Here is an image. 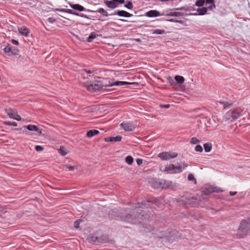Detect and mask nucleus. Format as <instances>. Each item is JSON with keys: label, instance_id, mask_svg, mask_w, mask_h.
I'll use <instances>...</instances> for the list:
<instances>
[{"label": "nucleus", "instance_id": "f257e3e1", "mask_svg": "<svg viewBox=\"0 0 250 250\" xmlns=\"http://www.w3.org/2000/svg\"><path fill=\"white\" fill-rule=\"evenodd\" d=\"M147 204L149 203V201L138 203L134 204L133 210H131L129 213L122 212L121 219L122 221H126L132 224L141 223L143 221L144 217L143 214V210L141 208H143V206H146Z\"/></svg>", "mask_w": 250, "mask_h": 250}, {"label": "nucleus", "instance_id": "f03ea898", "mask_svg": "<svg viewBox=\"0 0 250 250\" xmlns=\"http://www.w3.org/2000/svg\"><path fill=\"white\" fill-rule=\"evenodd\" d=\"M133 83H128L123 81H118L115 83L107 84L103 81H98L87 86V89L90 92H94L102 89L104 86H112L114 85L121 86L125 84H132Z\"/></svg>", "mask_w": 250, "mask_h": 250}, {"label": "nucleus", "instance_id": "7ed1b4c3", "mask_svg": "<svg viewBox=\"0 0 250 250\" xmlns=\"http://www.w3.org/2000/svg\"><path fill=\"white\" fill-rule=\"evenodd\" d=\"M250 230V221L243 219L240 223L236 237L241 238L246 236Z\"/></svg>", "mask_w": 250, "mask_h": 250}, {"label": "nucleus", "instance_id": "20e7f679", "mask_svg": "<svg viewBox=\"0 0 250 250\" xmlns=\"http://www.w3.org/2000/svg\"><path fill=\"white\" fill-rule=\"evenodd\" d=\"M223 192V190L220 188L209 185H205L202 188V192L205 195H208L212 192Z\"/></svg>", "mask_w": 250, "mask_h": 250}, {"label": "nucleus", "instance_id": "39448f33", "mask_svg": "<svg viewBox=\"0 0 250 250\" xmlns=\"http://www.w3.org/2000/svg\"><path fill=\"white\" fill-rule=\"evenodd\" d=\"M178 153L171 152H163L158 154V157L162 160H169L170 159L174 158L177 157Z\"/></svg>", "mask_w": 250, "mask_h": 250}, {"label": "nucleus", "instance_id": "423d86ee", "mask_svg": "<svg viewBox=\"0 0 250 250\" xmlns=\"http://www.w3.org/2000/svg\"><path fill=\"white\" fill-rule=\"evenodd\" d=\"M3 51L5 53L9 56L17 55L18 54L19 50L15 47H13L10 44H8L4 49Z\"/></svg>", "mask_w": 250, "mask_h": 250}, {"label": "nucleus", "instance_id": "0eeeda50", "mask_svg": "<svg viewBox=\"0 0 250 250\" xmlns=\"http://www.w3.org/2000/svg\"><path fill=\"white\" fill-rule=\"evenodd\" d=\"M120 125L126 131H131L135 128V126L131 123H122Z\"/></svg>", "mask_w": 250, "mask_h": 250}, {"label": "nucleus", "instance_id": "6e6552de", "mask_svg": "<svg viewBox=\"0 0 250 250\" xmlns=\"http://www.w3.org/2000/svg\"><path fill=\"white\" fill-rule=\"evenodd\" d=\"M173 183L171 181L167 180H161L160 181V188H167L172 187Z\"/></svg>", "mask_w": 250, "mask_h": 250}, {"label": "nucleus", "instance_id": "1a4fd4ad", "mask_svg": "<svg viewBox=\"0 0 250 250\" xmlns=\"http://www.w3.org/2000/svg\"><path fill=\"white\" fill-rule=\"evenodd\" d=\"M117 15L119 16L124 17H130L132 16V14L124 10H118L117 12H116L114 14H111V15Z\"/></svg>", "mask_w": 250, "mask_h": 250}, {"label": "nucleus", "instance_id": "9d476101", "mask_svg": "<svg viewBox=\"0 0 250 250\" xmlns=\"http://www.w3.org/2000/svg\"><path fill=\"white\" fill-rule=\"evenodd\" d=\"M4 111L10 118L14 119L15 116L17 115V111L16 110H12L9 108L8 109H5Z\"/></svg>", "mask_w": 250, "mask_h": 250}, {"label": "nucleus", "instance_id": "9b49d317", "mask_svg": "<svg viewBox=\"0 0 250 250\" xmlns=\"http://www.w3.org/2000/svg\"><path fill=\"white\" fill-rule=\"evenodd\" d=\"M145 15L148 17H156L160 15V12L157 10H150L145 14Z\"/></svg>", "mask_w": 250, "mask_h": 250}, {"label": "nucleus", "instance_id": "f8f14e48", "mask_svg": "<svg viewBox=\"0 0 250 250\" xmlns=\"http://www.w3.org/2000/svg\"><path fill=\"white\" fill-rule=\"evenodd\" d=\"M122 140V136H117L116 137H109L104 138L105 142H120Z\"/></svg>", "mask_w": 250, "mask_h": 250}, {"label": "nucleus", "instance_id": "ddd939ff", "mask_svg": "<svg viewBox=\"0 0 250 250\" xmlns=\"http://www.w3.org/2000/svg\"><path fill=\"white\" fill-rule=\"evenodd\" d=\"M104 3L109 8L111 9H114L117 6L116 1L113 0H104Z\"/></svg>", "mask_w": 250, "mask_h": 250}, {"label": "nucleus", "instance_id": "4468645a", "mask_svg": "<svg viewBox=\"0 0 250 250\" xmlns=\"http://www.w3.org/2000/svg\"><path fill=\"white\" fill-rule=\"evenodd\" d=\"M28 130L30 131H34L38 132L39 134L41 135L42 134L41 130H39V128L37 126L33 125H29L25 126Z\"/></svg>", "mask_w": 250, "mask_h": 250}, {"label": "nucleus", "instance_id": "2eb2a0df", "mask_svg": "<svg viewBox=\"0 0 250 250\" xmlns=\"http://www.w3.org/2000/svg\"><path fill=\"white\" fill-rule=\"evenodd\" d=\"M69 4L72 8L79 11H83L85 10V8L82 6V5L79 4H72L71 3H69Z\"/></svg>", "mask_w": 250, "mask_h": 250}, {"label": "nucleus", "instance_id": "dca6fc26", "mask_svg": "<svg viewBox=\"0 0 250 250\" xmlns=\"http://www.w3.org/2000/svg\"><path fill=\"white\" fill-rule=\"evenodd\" d=\"M231 119L230 120L231 122L237 119L240 115V112L236 109L231 110Z\"/></svg>", "mask_w": 250, "mask_h": 250}, {"label": "nucleus", "instance_id": "f3484780", "mask_svg": "<svg viewBox=\"0 0 250 250\" xmlns=\"http://www.w3.org/2000/svg\"><path fill=\"white\" fill-rule=\"evenodd\" d=\"M164 171L167 172V173L174 174V165L169 164L166 166L164 169Z\"/></svg>", "mask_w": 250, "mask_h": 250}, {"label": "nucleus", "instance_id": "a211bd4d", "mask_svg": "<svg viewBox=\"0 0 250 250\" xmlns=\"http://www.w3.org/2000/svg\"><path fill=\"white\" fill-rule=\"evenodd\" d=\"M88 239L90 242H93L94 243H100L99 237L96 236L95 234L91 235L88 237Z\"/></svg>", "mask_w": 250, "mask_h": 250}, {"label": "nucleus", "instance_id": "6ab92c4d", "mask_svg": "<svg viewBox=\"0 0 250 250\" xmlns=\"http://www.w3.org/2000/svg\"><path fill=\"white\" fill-rule=\"evenodd\" d=\"M99 133V131L98 130L93 129L87 131L86 133V136L88 138L92 137L93 136L96 135Z\"/></svg>", "mask_w": 250, "mask_h": 250}, {"label": "nucleus", "instance_id": "aec40b11", "mask_svg": "<svg viewBox=\"0 0 250 250\" xmlns=\"http://www.w3.org/2000/svg\"><path fill=\"white\" fill-rule=\"evenodd\" d=\"M100 243H108L110 242V240L108 236L106 235H102L99 237Z\"/></svg>", "mask_w": 250, "mask_h": 250}, {"label": "nucleus", "instance_id": "412c9836", "mask_svg": "<svg viewBox=\"0 0 250 250\" xmlns=\"http://www.w3.org/2000/svg\"><path fill=\"white\" fill-rule=\"evenodd\" d=\"M19 33L24 36H28V33H29V30L26 28H21L19 29Z\"/></svg>", "mask_w": 250, "mask_h": 250}, {"label": "nucleus", "instance_id": "4be33fe9", "mask_svg": "<svg viewBox=\"0 0 250 250\" xmlns=\"http://www.w3.org/2000/svg\"><path fill=\"white\" fill-rule=\"evenodd\" d=\"M205 151L208 152L211 151L212 149V145L211 143H205L203 145Z\"/></svg>", "mask_w": 250, "mask_h": 250}, {"label": "nucleus", "instance_id": "5701e85b", "mask_svg": "<svg viewBox=\"0 0 250 250\" xmlns=\"http://www.w3.org/2000/svg\"><path fill=\"white\" fill-rule=\"evenodd\" d=\"M151 182L153 188H160V181L152 180Z\"/></svg>", "mask_w": 250, "mask_h": 250}, {"label": "nucleus", "instance_id": "b1692460", "mask_svg": "<svg viewBox=\"0 0 250 250\" xmlns=\"http://www.w3.org/2000/svg\"><path fill=\"white\" fill-rule=\"evenodd\" d=\"M207 11H208V8L206 7H202L201 8H199L197 10V11L198 12V15H203L207 13Z\"/></svg>", "mask_w": 250, "mask_h": 250}, {"label": "nucleus", "instance_id": "393cba45", "mask_svg": "<svg viewBox=\"0 0 250 250\" xmlns=\"http://www.w3.org/2000/svg\"><path fill=\"white\" fill-rule=\"evenodd\" d=\"M175 80L177 83L180 84L183 83L185 81L184 78L181 76H176L175 77Z\"/></svg>", "mask_w": 250, "mask_h": 250}, {"label": "nucleus", "instance_id": "a878e982", "mask_svg": "<svg viewBox=\"0 0 250 250\" xmlns=\"http://www.w3.org/2000/svg\"><path fill=\"white\" fill-rule=\"evenodd\" d=\"M168 16L171 17H180L184 16V14L179 12H174L170 13Z\"/></svg>", "mask_w": 250, "mask_h": 250}, {"label": "nucleus", "instance_id": "bb28decb", "mask_svg": "<svg viewBox=\"0 0 250 250\" xmlns=\"http://www.w3.org/2000/svg\"><path fill=\"white\" fill-rule=\"evenodd\" d=\"M95 12H98V13L101 14L102 15H103L104 16L107 17L108 15L107 12L104 9H103V8H99L98 10H97Z\"/></svg>", "mask_w": 250, "mask_h": 250}, {"label": "nucleus", "instance_id": "cd10ccee", "mask_svg": "<svg viewBox=\"0 0 250 250\" xmlns=\"http://www.w3.org/2000/svg\"><path fill=\"white\" fill-rule=\"evenodd\" d=\"M231 110L227 112L224 116V119L226 121L230 120L231 119Z\"/></svg>", "mask_w": 250, "mask_h": 250}, {"label": "nucleus", "instance_id": "c85d7f7f", "mask_svg": "<svg viewBox=\"0 0 250 250\" xmlns=\"http://www.w3.org/2000/svg\"><path fill=\"white\" fill-rule=\"evenodd\" d=\"M182 167L181 165H174V173H180L182 171Z\"/></svg>", "mask_w": 250, "mask_h": 250}, {"label": "nucleus", "instance_id": "c756f323", "mask_svg": "<svg viewBox=\"0 0 250 250\" xmlns=\"http://www.w3.org/2000/svg\"><path fill=\"white\" fill-rule=\"evenodd\" d=\"M96 35L92 32L91 33L90 36L87 38V41L89 42H91L93 39H94L96 37Z\"/></svg>", "mask_w": 250, "mask_h": 250}, {"label": "nucleus", "instance_id": "7c9ffc66", "mask_svg": "<svg viewBox=\"0 0 250 250\" xmlns=\"http://www.w3.org/2000/svg\"><path fill=\"white\" fill-rule=\"evenodd\" d=\"M125 162L128 165H131L133 162V159L132 156H128L125 158Z\"/></svg>", "mask_w": 250, "mask_h": 250}, {"label": "nucleus", "instance_id": "2f4dec72", "mask_svg": "<svg viewBox=\"0 0 250 250\" xmlns=\"http://www.w3.org/2000/svg\"><path fill=\"white\" fill-rule=\"evenodd\" d=\"M59 151L60 152V153L62 155V156H65L66 154H67V152L66 151V149H65V148L62 146H61L59 150Z\"/></svg>", "mask_w": 250, "mask_h": 250}, {"label": "nucleus", "instance_id": "473e14b6", "mask_svg": "<svg viewBox=\"0 0 250 250\" xmlns=\"http://www.w3.org/2000/svg\"><path fill=\"white\" fill-rule=\"evenodd\" d=\"M57 10L59 11L66 12V13H69L70 14H72L73 12V11L72 10L68 9H57Z\"/></svg>", "mask_w": 250, "mask_h": 250}, {"label": "nucleus", "instance_id": "72a5a7b5", "mask_svg": "<svg viewBox=\"0 0 250 250\" xmlns=\"http://www.w3.org/2000/svg\"><path fill=\"white\" fill-rule=\"evenodd\" d=\"M188 180L190 181H193L195 184H196V180L192 174H188Z\"/></svg>", "mask_w": 250, "mask_h": 250}, {"label": "nucleus", "instance_id": "f704fd0d", "mask_svg": "<svg viewBox=\"0 0 250 250\" xmlns=\"http://www.w3.org/2000/svg\"><path fill=\"white\" fill-rule=\"evenodd\" d=\"M205 3V0H197L195 2V5L198 7L202 6Z\"/></svg>", "mask_w": 250, "mask_h": 250}, {"label": "nucleus", "instance_id": "c9c22d12", "mask_svg": "<svg viewBox=\"0 0 250 250\" xmlns=\"http://www.w3.org/2000/svg\"><path fill=\"white\" fill-rule=\"evenodd\" d=\"M126 2L127 3L125 5V6L128 9H132L133 7L132 3L129 0H127Z\"/></svg>", "mask_w": 250, "mask_h": 250}, {"label": "nucleus", "instance_id": "e433bc0d", "mask_svg": "<svg viewBox=\"0 0 250 250\" xmlns=\"http://www.w3.org/2000/svg\"><path fill=\"white\" fill-rule=\"evenodd\" d=\"M200 142V141L196 137H192L190 141L192 144H196Z\"/></svg>", "mask_w": 250, "mask_h": 250}, {"label": "nucleus", "instance_id": "4c0bfd02", "mask_svg": "<svg viewBox=\"0 0 250 250\" xmlns=\"http://www.w3.org/2000/svg\"><path fill=\"white\" fill-rule=\"evenodd\" d=\"M221 104H223L224 106V108H226L227 107H229L231 104L229 103V102H220Z\"/></svg>", "mask_w": 250, "mask_h": 250}, {"label": "nucleus", "instance_id": "58836bf2", "mask_svg": "<svg viewBox=\"0 0 250 250\" xmlns=\"http://www.w3.org/2000/svg\"><path fill=\"white\" fill-rule=\"evenodd\" d=\"M3 124L8 125H12L14 126H16L17 125V123L16 122H3Z\"/></svg>", "mask_w": 250, "mask_h": 250}, {"label": "nucleus", "instance_id": "ea45409f", "mask_svg": "<svg viewBox=\"0 0 250 250\" xmlns=\"http://www.w3.org/2000/svg\"><path fill=\"white\" fill-rule=\"evenodd\" d=\"M196 151L201 152L203 151V148L200 145H197L195 147Z\"/></svg>", "mask_w": 250, "mask_h": 250}, {"label": "nucleus", "instance_id": "a19ab883", "mask_svg": "<svg viewBox=\"0 0 250 250\" xmlns=\"http://www.w3.org/2000/svg\"><path fill=\"white\" fill-rule=\"evenodd\" d=\"M72 15H74L78 16H81L83 18H87V17L85 15L83 14L80 15L78 13L75 12L74 11H73Z\"/></svg>", "mask_w": 250, "mask_h": 250}, {"label": "nucleus", "instance_id": "79ce46f5", "mask_svg": "<svg viewBox=\"0 0 250 250\" xmlns=\"http://www.w3.org/2000/svg\"><path fill=\"white\" fill-rule=\"evenodd\" d=\"M165 33V31L163 30L156 29L154 31V33L157 34H162Z\"/></svg>", "mask_w": 250, "mask_h": 250}, {"label": "nucleus", "instance_id": "37998d69", "mask_svg": "<svg viewBox=\"0 0 250 250\" xmlns=\"http://www.w3.org/2000/svg\"><path fill=\"white\" fill-rule=\"evenodd\" d=\"M80 222V220H77L74 222V226L75 228H76V229L79 228Z\"/></svg>", "mask_w": 250, "mask_h": 250}, {"label": "nucleus", "instance_id": "c03bdc74", "mask_svg": "<svg viewBox=\"0 0 250 250\" xmlns=\"http://www.w3.org/2000/svg\"><path fill=\"white\" fill-rule=\"evenodd\" d=\"M35 149L37 151H41L43 150V148L41 146H36L35 147Z\"/></svg>", "mask_w": 250, "mask_h": 250}, {"label": "nucleus", "instance_id": "a18cd8bd", "mask_svg": "<svg viewBox=\"0 0 250 250\" xmlns=\"http://www.w3.org/2000/svg\"><path fill=\"white\" fill-rule=\"evenodd\" d=\"M65 167L67 168L69 170H73L75 168V167H74V166H69V165H65Z\"/></svg>", "mask_w": 250, "mask_h": 250}, {"label": "nucleus", "instance_id": "49530a36", "mask_svg": "<svg viewBox=\"0 0 250 250\" xmlns=\"http://www.w3.org/2000/svg\"><path fill=\"white\" fill-rule=\"evenodd\" d=\"M14 120H16L17 121H21V116L19 115H18V113H17V115H16L15 116V118L14 119Z\"/></svg>", "mask_w": 250, "mask_h": 250}, {"label": "nucleus", "instance_id": "de8ad7c7", "mask_svg": "<svg viewBox=\"0 0 250 250\" xmlns=\"http://www.w3.org/2000/svg\"><path fill=\"white\" fill-rule=\"evenodd\" d=\"M47 21L50 23H53L56 21V20L53 18H49Z\"/></svg>", "mask_w": 250, "mask_h": 250}, {"label": "nucleus", "instance_id": "09e8293b", "mask_svg": "<svg viewBox=\"0 0 250 250\" xmlns=\"http://www.w3.org/2000/svg\"><path fill=\"white\" fill-rule=\"evenodd\" d=\"M169 21L175 22L176 23H183V21H179V20H170Z\"/></svg>", "mask_w": 250, "mask_h": 250}, {"label": "nucleus", "instance_id": "8fccbe9b", "mask_svg": "<svg viewBox=\"0 0 250 250\" xmlns=\"http://www.w3.org/2000/svg\"><path fill=\"white\" fill-rule=\"evenodd\" d=\"M113 0L116 1V3L118 2V3H119L121 4H123L125 2V0Z\"/></svg>", "mask_w": 250, "mask_h": 250}, {"label": "nucleus", "instance_id": "3c124183", "mask_svg": "<svg viewBox=\"0 0 250 250\" xmlns=\"http://www.w3.org/2000/svg\"><path fill=\"white\" fill-rule=\"evenodd\" d=\"M136 162L138 165H141L143 163V160L140 159H137Z\"/></svg>", "mask_w": 250, "mask_h": 250}, {"label": "nucleus", "instance_id": "603ef678", "mask_svg": "<svg viewBox=\"0 0 250 250\" xmlns=\"http://www.w3.org/2000/svg\"><path fill=\"white\" fill-rule=\"evenodd\" d=\"M83 71H84L85 73H86L88 74H91L92 73V71L91 70H87L86 69H83Z\"/></svg>", "mask_w": 250, "mask_h": 250}, {"label": "nucleus", "instance_id": "864d4df0", "mask_svg": "<svg viewBox=\"0 0 250 250\" xmlns=\"http://www.w3.org/2000/svg\"><path fill=\"white\" fill-rule=\"evenodd\" d=\"M11 42H12L13 43H14L15 45H18L19 44V42H18V41H16L15 40L13 39V40H11Z\"/></svg>", "mask_w": 250, "mask_h": 250}, {"label": "nucleus", "instance_id": "5fc2aeb1", "mask_svg": "<svg viewBox=\"0 0 250 250\" xmlns=\"http://www.w3.org/2000/svg\"><path fill=\"white\" fill-rule=\"evenodd\" d=\"M214 0H206V3H214Z\"/></svg>", "mask_w": 250, "mask_h": 250}, {"label": "nucleus", "instance_id": "6e6d98bb", "mask_svg": "<svg viewBox=\"0 0 250 250\" xmlns=\"http://www.w3.org/2000/svg\"><path fill=\"white\" fill-rule=\"evenodd\" d=\"M161 107H164V108H168L170 107V105L169 104H164V105H161Z\"/></svg>", "mask_w": 250, "mask_h": 250}, {"label": "nucleus", "instance_id": "4d7b16f0", "mask_svg": "<svg viewBox=\"0 0 250 250\" xmlns=\"http://www.w3.org/2000/svg\"><path fill=\"white\" fill-rule=\"evenodd\" d=\"M236 193H237L236 192L230 191L229 193V194L230 196H234V195H236Z\"/></svg>", "mask_w": 250, "mask_h": 250}, {"label": "nucleus", "instance_id": "13d9d810", "mask_svg": "<svg viewBox=\"0 0 250 250\" xmlns=\"http://www.w3.org/2000/svg\"><path fill=\"white\" fill-rule=\"evenodd\" d=\"M184 169H185L186 167H188V165L185 164V163H183V164L181 166Z\"/></svg>", "mask_w": 250, "mask_h": 250}, {"label": "nucleus", "instance_id": "bf43d9fd", "mask_svg": "<svg viewBox=\"0 0 250 250\" xmlns=\"http://www.w3.org/2000/svg\"><path fill=\"white\" fill-rule=\"evenodd\" d=\"M189 199H192L193 200H197V198L195 196H191L189 197Z\"/></svg>", "mask_w": 250, "mask_h": 250}, {"label": "nucleus", "instance_id": "052dcab7", "mask_svg": "<svg viewBox=\"0 0 250 250\" xmlns=\"http://www.w3.org/2000/svg\"><path fill=\"white\" fill-rule=\"evenodd\" d=\"M177 10H185V11H188V9H185V7H182L180 8H178V9H176Z\"/></svg>", "mask_w": 250, "mask_h": 250}, {"label": "nucleus", "instance_id": "680f3d73", "mask_svg": "<svg viewBox=\"0 0 250 250\" xmlns=\"http://www.w3.org/2000/svg\"><path fill=\"white\" fill-rule=\"evenodd\" d=\"M134 40L138 42H141V40L140 39H135Z\"/></svg>", "mask_w": 250, "mask_h": 250}, {"label": "nucleus", "instance_id": "e2e57ef3", "mask_svg": "<svg viewBox=\"0 0 250 250\" xmlns=\"http://www.w3.org/2000/svg\"><path fill=\"white\" fill-rule=\"evenodd\" d=\"M215 7V5L214 4H213V5H211L210 6H209L208 8H207L208 9H211L212 8V7Z\"/></svg>", "mask_w": 250, "mask_h": 250}, {"label": "nucleus", "instance_id": "0e129e2a", "mask_svg": "<svg viewBox=\"0 0 250 250\" xmlns=\"http://www.w3.org/2000/svg\"><path fill=\"white\" fill-rule=\"evenodd\" d=\"M121 21H125V20H121Z\"/></svg>", "mask_w": 250, "mask_h": 250}]
</instances>
